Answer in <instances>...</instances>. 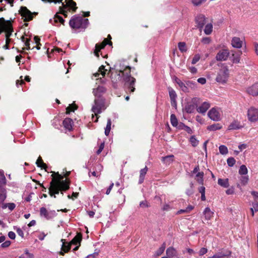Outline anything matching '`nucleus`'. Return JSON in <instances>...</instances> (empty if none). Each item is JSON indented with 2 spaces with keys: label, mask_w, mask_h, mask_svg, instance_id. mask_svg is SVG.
Wrapping results in <instances>:
<instances>
[{
  "label": "nucleus",
  "mask_w": 258,
  "mask_h": 258,
  "mask_svg": "<svg viewBox=\"0 0 258 258\" xmlns=\"http://www.w3.org/2000/svg\"><path fill=\"white\" fill-rule=\"evenodd\" d=\"M242 127L239 121L238 120L233 121L228 126V130H239Z\"/></svg>",
  "instance_id": "nucleus-20"
},
{
  "label": "nucleus",
  "mask_w": 258,
  "mask_h": 258,
  "mask_svg": "<svg viewBox=\"0 0 258 258\" xmlns=\"http://www.w3.org/2000/svg\"><path fill=\"white\" fill-rule=\"evenodd\" d=\"M175 82L179 85L180 89L184 92H188V89L187 87V85L183 83L181 80H180L177 78H175Z\"/></svg>",
  "instance_id": "nucleus-23"
},
{
  "label": "nucleus",
  "mask_w": 258,
  "mask_h": 258,
  "mask_svg": "<svg viewBox=\"0 0 258 258\" xmlns=\"http://www.w3.org/2000/svg\"><path fill=\"white\" fill-rule=\"evenodd\" d=\"M189 141L193 147H196L199 144V141L194 136H192L190 137Z\"/></svg>",
  "instance_id": "nucleus-45"
},
{
  "label": "nucleus",
  "mask_w": 258,
  "mask_h": 258,
  "mask_svg": "<svg viewBox=\"0 0 258 258\" xmlns=\"http://www.w3.org/2000/svg\"><path fill=\"white\" fill-rule=\"evenodd\" d=\"M246 91L249 95L253 96H257L258 95V83H255L248 87Z\"/></svg>",
  "instance_id": "nucleus-17"
},
{
  "label": "nucleus",
  "mask_w": 258,
  "mask_h": 258,
  "mask_svg": "<svg viewBox=\"0 0 258 258\" xmlns=\"http://www.w3.org/2000/svg\"><path fill=\"white\" fill-rule=\"evenodd\" d=\"M53 178L50 182V186L49 188V195L53 196L55 194H58L59 191H66L70 186V181L67 179L63 180V177L57 173V177L55 178L53 175Z\"/></svg>",
  "instance_id": "nucleus-1"
},
{
  "label": "nucleus",
  "mask_w": 258,
  "mask_h": 258,
  "mask_svg": "<svg viewBox=\"0 0 258 258\" xmlns=\"http://www.w3.org/2000/svg\"><path fill=\"white\" fill-rule=\"evenodd\" d=\"M169 96L171 99V104L175 103V99L176 98V94L175 91L171 88H168Z\"/></svg>",
  "instance_id": "nucleus-29"
},
{
  "label": "nucleus",
  "mask_w": 258,
  "mask_h": 258,
  "mask_svg": "<svg viewBox=\"0 0 258 258\" xmlns=\"http://www.w3.org/2000/svg\"><path fill=\"white\" fill-rule=\"evenodd\" d=\"M251 194L254 199L252 205L255 208V211L257 212L258 211V192L253 191L251 192Z\"/></svg>",
  "instance_id": "nucleus-21"
},
{
  "label": "nucleus",
  "mask_w": 258,
  "mask_h": 258,
  "mask_svg": "<svg viewBox=\"0 0 258 258\" xmlns=\"http://www.w3.org/2000/svg\"><path fill=\"white\" fill-rule=\"evenodd\" d=\"M107 44H111V42H109L107 39H105L101 44H96L94 53L96 56L99 57V52L101 49H103Z\"/></svg>",
  "instance_id": "nucleus-13"
},
{
  "label": "nucleus",
  "mask_w": 258,
  "mask_h": 258,
  "mask_svg": "<svg viewBox=\"0 0 258 258\" xmlns=\"http://www.w3.org/2000/svg\"><path fill=\"white\" fill-rule=\"evenodd\" d=\"M73 120L70 118H66L63 121V125L64 127L70 131L72 128Z\"/></svg>",
  "instance_id": "nucleus-24"
},
{
  "label": "nucleus",
  "mask_w": 258,
  "mask_h": 258,
  "mask_svg": "<svg viewBox=\"0 0 258 258\" xmlns=\"http://www.w3.org/2000/svg\"><path fill=\"white\" fill-rule=\"evenodd\" d=\"M165 247H166L165 243H164L161 245V246L160 247H159L156 250V251L155 252V255L157 256H158L161 255L163 253V252L164 251Z\"/></svg>",
  "instance_id": "nucleus-37"
},
{
  "label": "nucleus",
  "mask_w": 258,
  "mask_h": 258,
  "mask_svg": "<svg viewBox=\"0 0 258 258\" xmlns=\"http://www.w3.org/2000/svg\"><path fill=\"white\" fill-rule=\"evenodd\" d=\"M171 209V207H170V206L169 204H164L162 207V210L163 211H168Z\"/></svg>",
  "instance_id": "nucleus-60"
},
{
  "label": "nucleus",
  "mask_w": 258,
  "mask_h": 258,
  "mask_svg": "<svg viewBox=\"0 0 258 258\" xmlns=\"http://www.w3.org/2000/svg\"><path fill=\"white\" fill-rule=\"evenodd\" d=\"M222 128V125L219 123L213 124L207 126V130L210 131H215L216 130H220Z\"/></svg>",
  "instance_id": "nucleus-32"
},
{
  "label": "nucleus",
  "mask_w": 258,
  "mask_h": 258,
  "mask_svg": "<svg viewBox=\"0 0 258 258\" xmlns=\"http://www.w3.org/2000/svg\"><path fill=\"white\" fill-rule=\"evenodd\" d=\"M195 110V107L192 104H187L185 107V110L187 113H192Z\"/></svg>",
  "instance_id": "nucleus-44"
},
{
  "label": "nucleus",
  "mask_w": 258,
  "mask_h": 258,
  "mask_svg": "<svg viewBox=\"0 0 258 258\" xmlns=\"http://www.w3.org/2000/svg\"><path fill=\"white\" fill-rule=\"evenodd\" d=\"M204 173L203 172H199L196 174V179L200 184L203 183Z\"/></svg>",
  "instance_id": "nucleus-36"
},
{
  "label": "nucleus",
  "mask_w": 258,
  "mask_h": 258,
  "mask_svg": "<svg viewBox=\"0 0 258 258\" xmlns=\"http://www.w3.org/2000/svg\"><path fill=\"white\" fill-rule=\"evenodd\" d=\"M81 235L78 234L76 235L69 243H67L64 241V239H62L61 240V241L62 242L61 248V251L59 252V254L63 255L64 254V252H68L72 244L77 245L78 243H79L81 242Z\"/></svg>",
  "instance_id": "nucleus-5"
},
{
  "label": "nucleus",
  "mask_w": 258,
  "mask_h": 258,
  "mask_svg": "<svg viewBox=\"0 0 258 258\" xmlns=\"http://www.w3.org/2000/svg\"><path fill=\"white\" fill-rule=\"evenodd\" d=\"M208 251V249L206 248L202 247L199 251V254L200 255H203L206 254Z\"/></svg>",
  "instance_id": "nucleus-53"
},
{
  "label": "nucleus",
  "mask_w": 258,
  "mask_h": 258,
  "mask_svg": "<svg viewBox=\"0 0 258 258\" xmlns=\"http://www.w3.org/2000/svg\"><path fill=\"white\" fill-rule=\"evenodd\" d=\"M248 120L251 122H255L258 121V109L254 107H250L247 112Z\"/></svg>",
  "instance_id": "nucleus-9"
},
{
  "label": "nucleus",
  "mask_w": 258,
  "mask_h": 258,
  "mask_svg": "<svg viewBox=\"0 0 258 258\" xmlns=\"http://www.w3.org/2000/svg\"><path fill=\"white\" fill-rule=\"evenodd\" d=\"M219 152L222 155H225L228 153V149L224 145H221L219 148Z\"/></svg>",
  "instance_id": "nucleus-46"
},
{
  "label": "nucleus",
  "mask_w": 258,
  "mask_h": 258,
  "mask_svg": "<svg viewBox=\"0 0 258 258\" xmlns=\"http://www.w3.org/2000/svg\"><path fill=\"white\" fill-rule=\"evenodd\" d=\"M94 103L95 104L92 108V111L95 115L97 116V114L100 113L102 110H104L106 108L105 106V100L103 98L95 99Z\"/></svg>",
  "instance_id": "nucleus-7"
},
{
  "label": "nucleus",
  "mask_w": 258,
  "mask_h": 258,
  "mask_svg": "<svg viewBox=\"0 0 258 258\" xmlns=\"http://www.w3.org/2000/svg\"><path fill=\"white\" fill-rule=\"evenodd\" d=\"M114 186V183H112L110 186H109V187L107 188L106 191V195H109L111 191V190H112L113 187Z\"/></svg>",
  "instance_id": "nucleus-64"
},
{
  "label": "nucleus",
  "mask_w": 258,
  "mask_h": 258,
  "mask_svg": "<svg viewBox=\"0 0 258 258\" xmlns=\"http://www.w3.org/2000/svg\"><path fill=\"white\" fill-rule=\"evenodd\" d=\"M13 31L12 26L10 22L6 21L4 18L0 19V34L4 31L6 32V43L9 44L11 41L10 37Z\"/></svg>",
  "instance_id": "nucleus-3"
},
{
  "label": "nucleus",
  "mask_w": 258,
  "mask_h": 258,
  "mask_svg": "<svg viewBox=\"0 0 258 258\" xmlns=\"http://www.w3.org/2000/svg\"><path fill=\"white\" fill-rule=\"evenodd\" d=\"M50 22L52 25H55V24L57 23L58 22H60L62 24H63L64 20L61 17L56 14L53 18V20H50Z\"/></svg>",
  "instance_id": "nucleus-28"
},
{
  "label": "nucleus",
  "mask_w": 258,
  "mask_h": 258,
  "mask_svg": "<svg viewBox=\"0 0 258 258\" xmlns=\"http://www.w3.org/2000/svg\"><path fill=\"white\" fill-rule=\"evenodd\" d=\"M104 143H102L99 146V149L97 150V151L96 152L97 154H100V153L102 152V151L104 149Z\"/></svg>",
  "instance_id": "nucleus-59"
},
{
  "label": "nucleus",
  "mask_w": 258,
  "mask_h": 258,
  "mask_svg": "<svg viewBox=\"0 0 258 258\" xmlns=\"http://www.w3.org/2000/svg\"><path fill=\"white\" fill-rule=\"evenodd\" d=\"M111 121L110 119H108L107 123L105 129V134L106 136H108L109 134L110 129H111Z\"/></svg>",
  "instance_id": "nucleus-39"
},
{
  "label": "nucleus",
  "mask_w": 258,
  "mask_h": 258,
  "mask_svg": "<svg viewBox=\"0 0 258 258\" xmlns=\"http://www.w3.org/2000/svg\"><path fill=\"white\" fill-rule=\"evenodd\" d=\"M210 107V104L208 102H204L197 108V110L200 113L204 114Z\"/></svg>",
  "instance_id": "nucleus-18"
},
{
  "label": "nucleus",
  "mask_w": 258,
  "mask_h": 258,
  "mask_svg": "<svg viewBox=\"0 0 258 258\" xmlns=\"http://www.w3.org/2000/svg\"><path fill=\"white\" fill-rule=\"evenodd\" d=\"M240 180H241V183L244 185L247 183V182L248 180V178L247 176H242Z\"/></svg>",
  "instance_id": "nucleus-55"
},
{
  "label": "nucleus",
  "mask_w": 258,
  "mask_h": 258,
  "mask_svg": "<svg viewBox=\"0 0 258 258\" xmlns=\"http://www.w3.org/2000/svg\"><path fill=\"white\" fill-rule=\"evenodd\" d=\"M231 44L234 48H241L243 44V40L238 37H234L232 38Z\"/></svg>",
  "instance_id": "nucleus-14"
},
{
  "label": "nucleus",
  "mask_w": 258,
  "mask_h": 258,
  "mask_svg": "<svg viewBox=\"0 0 258 258\" xmlns=\"http://www.w3.org/2000/svg\"><path fill=\"white\" fill-rule=\"evenodd\" d=\"M1 207L3 209H5L6 208H8L10 211H12L16 207L15 204L13 203H3L1 205Z\"/></svg>",
  "instance_id": "nucleus-26"
},
{
  "label": "nucleus",
  "mask_w": 258,
  "mask_h": 258,
  "mask_svg": "<svg viewBox=\"0 0 258 258\" xmlns=\"http://www.w3.org/2000/svg\"><path fill=\"white\" fill-rule=\"evenodd\" d=\"M227 162L228 166L232 167L235 164L236 161L234 158L230 157L227 159Z\"/></svg>",
  "instance_id": "nucleus-48"
},
{
  "label": "nucleus",
  "mask_w": 258,
  "mask_h": 258,
  "mask_svg": "<svg viewBox=\"0 0 258 258\" xmlns=\"http://www.w3.org/2000/svg\"><path fill=\"white\" fill-rule=\"evenodd\" d=\"M140 206L142 208H145L148 207L147 203L146 201H142L140 203Z\"/></svg>",
  "instance_id": "nucleus-62"
},
{
  "label": "nucleus",
  "mask_w": 258,
  "mask_h": 258,
  "mask_svg": "<svg viewBox=\"0 0 258 258\" xmlns=\"http://www.w3.org/2000/svg\"><path fill=\"white\" fill-rule=\"evenodd\" d=\"M20 13L21 16L25 18V21H30L33 18L31 12L25 7H22L21 8Z\"/></svg>",
  "instance_id": "nucleus-12"
},
{
  "label": "nucleus",
  "mask_w": 258,
  "mask_h": 258,
  "mask_svg": "<svg viewBox=\"0 0 258 258\" xmlns=\"http://www.w3.org/2000/svg\"><path fill=\"white\" fill-rule=\"evenodd\" d=\"M204 214L205 216V218L207 220H210L213 216V212H212L210 209L208 207L205 208Z\"/></svg>",
  "instance_id": "nucleus-30"
},
{
  "label": "nucleus",
  "mask_w": 258,
  "mask_h": 258,
  "mask_svg": "<svg viewBox=\"0 0 258 258\" xmlns=\"http://www.w3.org/2000/svg\"><path fill=\"white\" fill-rule=\"evenodd\" d=\"M226 256H227V254L222 252H218L209 258H224Z\"/></svg>",
  "instance_id": "nucleus-47"
},
{
  "label": "nucleus",
  "mask_w": 258,
  "mask_h": 258,
  "mask_svg": "<svg viewBox=\"0 0 258 258\" xmlns=\"http://www.w3.org/2000/svg\"><path fill=\"white\" fill-rule=\"evenodd\" d=\"M178 47L181 52H185L187 50L186 45L184 42H180L178 43Z\"/></svg>",
  "instance_id": "nucleus-33"
},
{
  "label": "nucleus",
  "mask_w": 258,
  "mask_h": 258,
  "mask_svg": "<svg viewBox=\"0 0 258 258\" xmlns=\"http://www.w3.org/2000/svg\"><path fill=\"white\" fill-rule=\"evenodd\" d=\"M11 242L10 241H6L2 244L1 246L3 247H7L9 246Z\"/></svg>",
  "instance_id": "nucleus-61"
},
{
  "label": "nucleus",
  "mask_w": 258,
  "mask_h": 258,
  "mask_svg": "<svg viewBox=\"0 0 258 258\" xmlns=\"http://www.w3.org/2000/svg\"><path fill=\"white\" fill-rule=\"evenodd\" d=\"M230 75V72L228 67L225 64H222L219 70L216 80L221 84H225L227 82Z\"/></svg>",
  "instance_id": "nucleus-4"
},
{
  "label": "nucleus",
  "mask_w": 258,
  "mask_h": 258,
  "mask_svg": "<svg viewBox=\"0 0 258 258\" xmlns=\"http://www.w3.org/2000/svg\"><path fill=\"white\" fill-rule=\"evenodd\" d=\"M106 71H107L106 70H105L104 66H101L99 68V70H98L99 73H96L94 74L93 75L94 76V77H97L99 76V75L100 74H101L103 77H104L105 75Z\"/></svg>",
  "instance_id": "nucleus-34"
},
{
  "label": "nucleus",
  "mask_w": 258,
  "mask_h": 258,
  "mask_svg": "<svg viewBox=\"0 0 258 258\" xmlns=\"http://www.w3.org/2000/svg\"><path fill=\"white\" fill-rule=\"evenodd\" d=\"M242 54V52L241 51L236 52H232V55L230 57L231 61L233 63H239L240 62V56Z\"/></svg>",
  "instance_id": "nucleus-19"
},
{
  "label": "nucleus",
  "mask_w": 258,
  "mask_h": 258,
  "mask_svg": "<svg viewBox=\"0 0 258 258\" xmlns=\"http://www.w3.org/2000/svg\"><path fill=\"white\" fill-rule=\"evenodd\" d=\"M200 58H201V56L199 54H196L192 59L191 63L192 64L196 63L200 60Z\"/></svg>",
  "instance_id": "nucleus-51"
},
{
  "label": "nucleus",
  "mask_w": 258,
  "mask_h": 258,
  "mask_svg": "<svg viewBox=\"0 0 258 258\" xmlns=\"http://www.w3.org/2000/svg\"><path fill=\"white\" fill-rule=\"evenodd\" d=\"M166 255L170 258L176 255V250L172 247L168 248L166 250Z\"/></svg>",
  "instance_id": "nucleus-31"
},
{
  "label": "nucleus",
  "mask_w": 258,
  "mask_h": 258,
  "mask_svg": "<svg viewBox=\"0 0 258 258\" xmlns=\"http://www.w3.org/2000/svg\"><path fill=\"white\" fill-rule=\"evenodd\" d=\"M174 156L170 155L162 158V161L166 165H170L174 161Z\"/></svg>",
  "instance_id": "nucleus-25"
},
{
  "label": "nucleus",
  "mask_w": 258,
  "mask_h": 258,
  "mask_svg": "<svg viewBox=\"0 0 258 258\" xmlns=\"http://www.w3.org/2000/svg\"><path fill=\"white\" fill-rule=\"evenodd\" d=\"M234 188L233 187H231L226 190V193L227 195H232L234 194Z\"/></svg>",
  "instance_id": "nucleus-58"
},
{
  "label": "nucleus",
  "mask_w": 258,
  "mask_h": 258,
  "mask_svg": "<svg viewBox=\"0 0 258 258\" xmlns=\"http://www.w3.org/2000/svg\"><path fill=\"white\" fill-rule=\"evenodd\" d=\"M88 23V20L82 17H74L70 20V26L73 29L85 28Z\"/></svg>",
  "instance_id": "nucleus-6"
},
{
  "label": "nucleus",
  "mask_w": 258,
  "mask_h": 258,
  "mask_svg": "<svg viewBox=\"0 0 258 258\" xmlns=\"http://www.w3.org/2000/svg\"><path fill=\"white\" fill-rule=\"evenodd\" d=\"M202 42L204 44H209L211 42V39L209 37H204L202 39Z\"/></svg>",
  "instance_id": "nucleus-56"
},
{
  "label": "nucleus",
  "mask_w": 258,
  "mask_h": 258,
  "mask_svg": "<svg viewBox=\"0 0 258 258\" xmlns=\"http://www.w3.org/2000/svg\"><path fill=\"white\" fill-rule=\"evenodd\" d=\"M106 92V89L103 86H99L96 89H94L93 93L94 96L98 98H101V96Z\"/></svg>",
  "instance_id": "nucleus-15"
},
{
  "label": "nucleus",
  "mask_w": 258,
  "mask_h": 258,
  "mask_svg": "<svg viewBox=\"0 0 258 258\" xmlns=\"http://www.w3.org/2000/svg\"><path fill=\"white\" fill-rule=\"evenodd\" d=\"M196 22L200 29L202 28L206 23V18L203 15H199L196 18Z\"/></svg>",
  "instance_id": "nucleus-16"
},
{
  "label": "nucleus",
  "mask_w": 258,
  "mask_h": 258,
  "mask_svg": "<svg viewBox=\"0 0 258 258\" xmlns=\"http://www.w3.org/2000/svg\"><path fill=\"white\" fill-rule=\"evenodd\" d=\"M218 183L222 187L227 188L229 186V180L228 178L221 179L219 178L218 180Z\"/></svg>",
  "instance_id": "nucleus-27"
},
{
  "label": "nucleus",
  "mask_w": 258,
  "mask_h": 258,
  "mask_svg": "<svg viewBox=\"0 0 258 258\" xmlns=\"http://www.w3.org/2000/svg\"><path fill=\"white\" fill-rule=\"evenodd\" d=\"M230 54L228 49H222L220 50L216 55V59L217 61H225L227 59Z\"/></svg>",
  "instance_id": "nucleus-10"
},
{
  "label": "nucleus",
  "mask_w": 258,
  "mask_h": 258,
  "mask_svg": "<svg viewBox=\"0 0 258 258\" xmlns=\"http://www.w3.org/2000/svg\"><path fill=\"white\" fill-rule=\"evenodd\" d=\"M147 170H148V168L147 167H145L144 168H143L140 170V180H139V182L140 183L143 182L144 179V176L146 175Z\"/></svg>",
  "instance_id": "nucleus-35"
},
{
  "label": "nucleus",
  "mask_w": 258,
  "mask_h": 258,
  "mask_svg": "<svg viewBox=\"0 0 258 258\" xmlns=\"http://www.w3.org/2000/svg\"><path fill=\"white\" fill-rule=\"evenodd\" d=\"M6 177L3 173L0 172V185L3 186L6 184Z\"/></svg>",
  "instance_id": "nucleus-50"
},
{
  "label": "nucleus",
  "mask_w": 258,
  "mask_h": 258,
  "mask_svg": "<svg viewBox=\"0 0 258 258\" xmlns=\"http://www.w3.org/2000/svg\"><path fill=\"white\" fill-rule=\"evenodd\" d=\"M7 190L2 185H0V205H1L7 198Z\"/></svg>",
  "instance_id": "nucleus-22"
},
{
  "label": "nucleus",
  "mask_w": 258,
  "mask_h": 258,
  "mask_svg": "<svg viewBox=\"0 0 258 258\" xmlns=\"http://www.w3.org/2000/svg\"><path fill=\"white\" fill-rule=\"evenodd\" d=\"M40 215L47 220L52 219L56 215L55 211H48L45 208L42 207L40 209Z\"/></svg>",
  "instance_id": "nucleus-11"
},
{
  "label": "nucleus",
  "mask_w": 258,
  "mask_h": 258,
  "mask_svg": "<svg viewBox=\"0 0 258 258\" xmlns=\"http://www.w3.org/2000/svg\"><path fill=\"white\" fill-rule=\"evenodd\" d=\"M198 82L202 85H204L206 83V79L205 78H200L197 80Z\"/></svg>",
  "instance_id": "nucleus-57"
},
{
  "label": "nucleus",
  "mask_w": 258,
  "mask_h": 258,
  "mask_svg": "<svg viewBox=\"0 0 258 258\" xmlns=\"http://www.w3.org/2000/svg\"><path fill=\"white\" fill-rule=\"evenodd\" d=\"M22 40L25 42V45L26 47V49H29L30 48V43H29V41L30 40L29 39H26V40H25V37H22Z\"/></svg>",
  "instance_id": "nucleus-52"
},
{
  "label": "nucleus",
  "mask_w": 258,
  "mask_h": 258,
  "mask_svg": "<svg viewBox=\"0 0 258 258\" xmlns=\"http://www.w3.org/2000/svg\"><path fill=\"white\" fill-rule=\"evenodd\" d=\"M247 169L245 165H242L240 167L239 173L241 175H246L247 173Z\"/></svg>",
  "instance_id": "nucleus-43"
},
{
  "label": "nucleus",
  "mask_w": 258,
  "mask_h": 258,
  "mask_svg": "<svg viewBox=\"0 0 258 258\" xmlns=\"http://www.w3.org/2000/svg\"><path fill=\"white\" fill-rule=\"evenodd\" d=\"M36 163L38 167H41V168H45L47 167L40 156L38 158Z\"/></svg>",
  "instance_id": "nucleus-38"
},
{
  "label": "nucleus",
  "mask_w": 258,
  "mask_h": 258,
  "mask_svg": "<svg viewBox=\"0 0 258 258\" xmlns=\"http://www.w3.org/2000/svg\"><path fill=\"white\" fill-rule=\"evenodd\" d=\"M119 77H122L125 84L127 86L130 92L133 93L135 90L134 87L136 82V79L131 76V70L129 67H126L123 70H119V73L118 75Z\"/></svg>",
  "instance_id": "nucleus-2"
},
{
  "label": "nucleus",
  "mask_w": 258,
  "mask_h": 258,
  "mask_svg": "<svg viewBox=\"0 0 258 258\" xmlns=\"http://www.w3.org/2000/svg\"><path fill=\"white\" fill-rule=\"evenodd\" d=\"M213 29V26L211 24H208L206 25L204 32L207 35H209L211 33Z\"/></svg>",
  "instance_id": "nucleus-40"
},
{
  "label": "nucleus",
  "mask_w": 258,
  "mask_h": 258,
  "mask_svg": "<svg viewBox=\"0 0 258 258\" xmlns=\"http://www.w3.org/2000/svg\"><path fill=\"white\" fill-rule=\"evenodd\" d=\"M186 85H187V87H191L192 88H195L196 87V83L193 82L192 81H187L186 83Z\"/></svg>",
  "instance_id": "nucleus-54"
},
{
  "label": "nucleus",
  "mask_w": 258,
  "mask_h": 258,
  "mask_svg": "<svg viewBox=\"0 0 258 258\" xmlns=\"http://www.w3.org/2000/svg\"><path fill=\"white\" fill-rule=\"evenodd\" d=\"M171 123L173 126H176L178 124V121L175 116L173 114H172L170 116Z\"/></svg>",
  "instance_id": "nucleus-42"
},
{
  "label": "nucleus",
  "mask_w": 258,
  "mask_h": 258,
  "mask_svg": "<svg viewBox=\"0 0 258 258\" xmlns=\"http://www.w3.org/2000/svg\"><path fill=\"white\" fill-rule=\"evenodd\" d=\"M208 117L214 121H219L222 119V111L220 108L213 107L208 113Z\"/></svg>",
  "instance_id": "nucleus-8"
},
{
  "label": "nucleus",
  "mask_w": 258,
  "mask_h": 258,
  "mask_svg": "<svg viewBox=\"0 0 258 258\" xmlns=\"http://www.w3.org/2000/svg\"><path fill=\"white\" fill-rule=\"evenodd\" d=\"M77 109V107L75 104H72L71 105H70L66 108V113L69 114L71 111H74Z\"/></svg>",
  "instance_id": "nucleus-41"
},
{
  "label": "nucleus",
  "mask_w": 258,
  "mask_h": 258,
  "mask_svg": "<svg viewBox=\"0 0 258 258\" xmlns=\"http://www.w3.org/2000/svg\"><path fill=\"white\" fill-rule=\"evenodd\" d=\"M8 236L12 239H14L16 237L15 233L12 231H10L9 232Z\"/></svg>",
  "instance_id": "nucleus-63"
},
{
  "label": "nucleus",
  "mask_w": 258,
  "mask_h": 258,
  "mask_svg": "<svg viewBox=\"0 0 258 258\" xmlns=\"http://www.w3.org/2000/svg\"><path fill=\"white\" fill-rule=\"evenodd\" d=\"M206 1V0H192V3L195 6H199L205 3Z\"/></svg>",
  "instance_id": "nucleus-49"
}]
</instances>
